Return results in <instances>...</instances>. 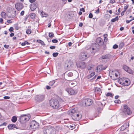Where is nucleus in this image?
Wrapping results in <instances>:
<instances>
[{"label": "nucleus", "mask_w": 134, "mask_h": 134, "mask_svg": "<svg viewBox=\"0 0 134 134\" xmlns=\"http://www.w3.org/2000/svg\"><path fill=\"white\" fill-rule=\"evenodd\" d=\"M108 54H106L104 55H103L100 58V60H102L103 59H105L106 60L108 59Z\"/></svg>", "instance_id": "obj_22"}, {"label": "nucleus", "mask_w": 134, "mask_h": 134, "mask_svg": "<svg viewBox=\"0 0 134 134\" xmlns=\"http://www.w3.org/2000/svg\"><path fill=\"white\" fill-rule=\"evenodd\" d=\"M90 50L92 53H94L97 51H95V49L92 46H91L90 48Z\"/></svg>", "instance_id": "obj_23"}, {"label": "nucleus", "mask_w": 134, "mask_h": 134, "mask_svg": "<svg viewBox=\"0 0 134 134\" xmlns=\"http://www.w3.org/2000/svg\"><path fill=\"white\" fill-rule=\"evenodd\" d=\"M36 0H30L29 1L31 3H32L34 2Z\"/></svg>", "instance_id": "obj_60"}, {"label": "nucleus", "mask_w": 134, "mask_h": 134, "mask_svg": "<svg viewBox=\"0 0 134 134\" xmlns=\"http://www.w3.org/2000/svg\"><path fill=\"white\" fill-rule=\"evenodd\" d=\"M98 105L100 106V105H101L102 106V107H100L98 109V110L99 112L100 113V111H101L102 110V109H103V104L102 103L100 102H99L98 103Z\"/></svg>", "instance_id": "obj_21"}, {"label": "nucleus", "mask_w": 134, "mask_h": 134, "mask_svg": "<svg viewBox=\"0 0 134 134\" xmlns=\"http://www.w3.org/2000/svg\"><path fill=\"white\" fill-rule=\"evenodd\" d=\"M17 118L15 116H13L12 119V121L13 122H15L17 120Z\"/></svg>", "instance_id": "obj_25"}, {"label": "nucleus", "mask_w": 134, "mask_h": 134, "mask_svg": "<svg viewBox=\"0 0 134 134\" xmlns=\"http://www.w3.org/2000/svg\"><path fill=\"white\" fill-rule=\"evenodd\" d=\"M13 27H11L9 29V30L11 32H13Z\"/></svg>", "instance_id": "obj_46"}, {"label": "nucleus", "mask_w": 134, "mask_h": 134, "mask_svg": "<svg viewBox=\"0 0 134 134\" xmlns=\"http://www.w3.org/2000/svg\"><path fill=\"white\" fill-rule=\"evenodd\" d=\"M6 124H7L5 122H4L3 123H2V124H1L0 125V126H3V125L5 126V125H6Z\"/></svg>", "instance_id": "obj_56"}, {"label": "nucleus", "mask_w": 134, "mask_h": 134, "mask_svg": "<svg viewBox=\"0 0 134 134\" xmlns=\"http://www.w3.org/2000/svg\"><path fill=\"white\" fill-rule=\"evenodd\" d=\"M49 120H48L47 119H46L45 120H44L42 122V124L43 125H45L47 123H49V122L48 121Z\"/></svg>", "instance_id": "obj_32"}, {"label": "nucleus", "mask_w": 134, "mask_h": 134, "mask_svg": "<svg viewBox=\"0 0 134 134\" xmlns=\"http://www.w3.org/2000/svg\"><path fill=\"white\" fill-rule=\"evenodd\" d=\"M82 25H83V24L82 23H80L79 25V26L81 27L82 26Z\"/></svg>", "instance_id": "obj_61"}, {"label": "nucleus", "mask_w": 134, "mask_h": 134, "mask_svg": "<svg viewBox=\"0 0 134 134\" xmlns=\"http://www.w3.org/2000/svg\"><path fill=\"white\" fill-rule=\"evenodd\" d=\"M96 42L98 44L99 46H101L103 44L104 42L101 38L100 37H98L97 38L96 40Z\"/></svg>", "instance_id": "obj_16"}, {"label": "nucleus", "mask_w": 134, "mask_h": 134, "mask_svg": "<svg viewBox=\"0 0 134 134\" xmlns=\"http://www.w3.org/2000/svg\"><path fill=\"white\" fill-rule=\"evenodd\" d=\"M107 36L108 35L107 34H104L103 35V36L104 37V40L105 42H107L108 40V39L107 38Z\"/></svg>", "instance_id": "obj_27"}, {"label": "nucleus", "mask_w": 134, "mask_h": 134, "mask_svg": "<svg viewBox=\"0 0 134 134\" xmlns=\"http://www.w3.org/2000/svg\"><path fill=\"white\" fill-rule=\"evenodd\" d=\"M15 8L18 10L19 11L23 8L24 5L23 4L18 3L15 4Z\"/></svg>", "instance_id": "obj_12"}, {"label": "nucleus", "mask_w": 134, "mask_h": 134, "mask_svg": "<svg viewBox=\"0 0 134 134\" xmlns=\"http://www.w3.org/2000/svg\"><path fill=\"white\" fill-rule=\"evenodd\" d=\"M55 81L54 80H53L52 81H50L49 82V85L50 86H52L55 83Z\"/></svg>", "instance_id": "obj_35"}, {"label": "nucleus", "mask_w": 134, "mask_h": 134, "mask_svg": "<svg viewBox=\"0 0 134 134\" xmlns=\"http://www.w3.org/2000/svg\"><path fill=\"white\" fill-rule=\"evenodd\" d=\"M89 56L87 55V53L85 51L80 53L79 56V59L82 60H84L88 58Z\"/></svg>", "instance_id": "obj_10"}, {"label": "nucleus", "mask_w": 134, "mask_h": 134, "mask_svg": "<svg viewBox=\"0 0 134 134\" xmlns=\"http://www.w3.org/2000/svg\"><path fill=\"white\" fill-rule=\"evenodd\" d=\"M118 82L120 84L125 86H128L130 83L129 80L126 78H121L119 79Z\"/></svg>", "instance_id": "obj_5"}, {"label": "nucleus", "mask_w": 134, "mask_h": 134, "mask_svg": "<svg viewBox=\"0 0 134 134\" xmlns=\"http://www.w3.org/2000/svg\"><path fill=\"white\" fill-rule=\"evenodd\" d=\"M1 15L2 18H5L6 16V14L4 12H2L1 13Z\"/></svg>", "instance_id": "obj_26"}, {"label": "nucleus", "mask_w": 134, "mask_h": 134, "mask_svg": "<svg viewBox=\"0 0 134 134\" xmlns=\"http://www.w3.org/2000/svg\"><path fill=\"white\" fill-rule=\"evenodd\" d=\"M122 112L125 114L128 115H131L132 113V111L131 110L130 108L126 105H124L123 106V108L122 109Z\"/></svg>", "instance_id": "obj_9"}, {"label": "nucleus", "mask_w": 134, "mask_h": 134, "mask_svg": "<svg viewBox=\"0 0 134 134\" xmlns=\"http://www.w3.org/2000/svg\"><path fill=\"white\" fill-rule=\"evenodd\" d=\"M73 73L71 72H69L68 73V76L71 77L73 76Z\"/></svg>", "instance_id": "obj_41"}, {"label": "nucleus", "mask_w": 134, "mask_h": 134, "mask_svg": "<svg viewBox=\"0 0 134 134\" xmlns=\"http://www.w3.org/2000/svg\"><path fill=\"white\" fill-rule=\"evenodd\" d=\"M124 43L123 42L121 43L119 45V47L120 48H122L124 45Z\"/></svg>", "instance_id": "obj_36"}, {"label": "nucleus", "mask_w": 134, "mask_h": 134, "mask_svg": "<svg viewBox=\"0 0 134 134\" xmlns=\"http://www.w3.org/2000/svg\"><path fill=\"white\" fill-rule=\"evenodd\" d=\"M115 2V0H111L110 1V2L111 3H113Z\"/></svg>", "instance_id": "obj_50"}, {"label": "nucleus", "mask_w": 134, "mask_h": 134, "mask_svg": "<svg viewBox=\"0 0 134 134\" xmlns=\"http://www.w3.org/2000/svg\"><path fill=\"white\" fill-rule=\"evenodd\" d=\"M31 32V31L30 29H27L26 31V33L27 34H30Z\"/></svg>", "instance_id": "obj_38"}, {"label": "nucleus", "mask_w": 134, "mask_h": 134, "mask_svg": "<svg viewBox=\"0 0 134 134\" xmlns=\"http://www.w3.org/2000/svg\"><path fill=\"white\" fill-rule=\"evenodd\" d=\"M30 118V116L29 115H23L20 117L19 121L21 123H24L29 120Z\"/></svg>", "instance_id": "obj_7"}, {"label": "nucleus", "mask_w": 134, "mask_h": 134, "mask_svg": "<svg viewBox=\"0 0 134 134\" xmlns=\"http://www.w3.org/2000/svg\"><path fill=\"white\" fill-rule=\"evenodd\" d=\"M92 103V100L90 99H86L82 101V105L84 106H89Z\"/></svg>", "instance_id": "obj_11"}, {"label": "nucleus", "mask_w": 134, "mask_h": 134, "mask_svg": "<svg viewBox=\"0 0 134 134\" xmlns=\"http://www.w3.org/2000/svg\"><path fill=\"white\" fill-rule=\"evenodd\" d=\"M93 15L91 13H90L89 14V17L90 18H92Z\"/></svg>", "instance_id": "obj_48"}, {"label": "nucleus", "mask_w": 134, "mask_h": 134, "mask_svg": "<svg viewBox=\"0 0 134 134\" xmlns=\"http://www.w3.org/2000/svg\"><path fill=\"white\" fill-rule=\"evenodd\" d=\"M30 126L33 131H35L38 129L39 126L38 123L35 120L31 121L30 123Z\"/></svg>", "instance_id": "obj_6"}, {"label": "nucleus", "mask_w": 134, "mask_h": 134, "mask_svg": "<svg viewBox=\"0 0 134 134\" xmlns=\"http://www.w3.org/2000/svg\"><path fill=\"white\" fill-rule=\"evenodd\" d=\"M54 34L53 33L50 32L49 33V36L50 37H54Z\"/></svg>", "instance_id": "obj_30"}, {"label": "nucleus", "mask_w": 134, "mask_h": 134, "mask_svg": "<svg viewBox=\"0 0 134 134\" xmlns=\"http://www.w3.org/2000/svg\"><path fill=\"white\" fill-rule=\"evenodd\" d=\"M8 127L9 129L11 130L13 129L14 128H15L16 129H18V128L16 127V126L15 125L12 124H10L8 126Z\"/></svg>", "instance_id": "obj_20"}, {"label": "nucleus", "mask_w": 134, "mask_h": 134, "mask_svg": "<svg viewBox=\"0 0 134 134\" xmlns=\"http://www.w3.org/2000/svg\"><path fill=\"white\" fill-rule=\"evenodd\" d=\"M118 46L116 44H115L113 46V48L114 49H116L118 48Z\"/></svg>", "instance_id": "obj_42"}, {"label": "nucleus", "mask_w": 134, "mask_h": 134, "mask_svg": "<svg viewBox=\"0 0 134 134\" xmlns=\"http://www.w3.org/2000/svg\"><path fill=\"white\" fill-rule=\"evenodd\" d=\"M35 16V14L34 13H31L30 15V17L31 18L33 19L34 18Z\"/></svg>", "instance_id": "obj_31"}, {"label": "nucleus", "mask_w": 134, "mask_h": 134, "mask_svg": "<svg viewBox=\"0 0 134 134\" xmlns=\"http://www.w3.org/2000/svg\"><path fill=\"white\" fill-rule=\"evenodd\" d=\"M92 46L95 49V51H97L99 48V46L98 44L96 43L93 44Z\"/></svg>", "instance_id": "obj_19"}, {"label": "nucleus", "mask_w": 134, "mask_h": 134, "mask_svg": "<svg viewBox=\"0 0 134 134\" xmlns=\"http://www.w3.org/2000/svg\"><path fill=\"white\" fill-rule=\"evenodd\" d=\"M3 98L5 99H9L10 98V97L8 96H4L3 97Z\"/></svg>", "instance_id": "obj_47"}, {"label": "nucleus", "mask_w": 134, "mask_h": 134, "mask_svg": "<svg viewBox=\"0 0 134 134\" xmlns=\"http://www.w3.org/2000/svg\"><path fill=\"white\" fill-rule=\"evenodd\" d=\"M58 54V53L57 52L53 53V56L54 57L57 56Z\"/></svg>", "instance_id": "obj_39"}, {"label": "nucleus", "mask_w": 134, "mask_h": 134, "mask_svg": "<svg viewBox=\"0 0 134 134\" xmlns=\"http://www.w3.org/2000/svg\"><path fill=\"white\" fill-rule=\"evenodd\" d=\"M99 12V8H98L97 10L96 11V13H98Z\"/></svg>", "instance_id": "obj_64"}, {"label": "nucleus", "mask_w": 134, "mask_h": 134, "mask_svg": "<svg viewBox=\"0 0 134 134\" xmlns=\"http://www.w3.org/2000/svg\"><path fill=\"white\" fill-rule=\"evenodd\" d=\"M129 123L128 122H125L121 127L120 130L123 131L129 127Z\"/></svg>", "instance_id": "obj_17"}, {"label": "nucleus", "mask_w": 134, "mask_h": 134, "mask_svg": "<svg viewBox=\"0 0 134 134\" xmlns=\"http://www.w3.org/2000/svg\"><path fill=\"white\" fill-rule=\"evenodd\" d=\"M14 27L15 29L16 30H18L19 29V27L17 24H15L14 25Z\"/></svg>", "instance_id": "obj_45"}, {"label": "nucleus", "mask_w": 134, "mask_h": 134, "mask_svg": "<svg viewBox=\"0 0 134 134\" xmlns=\"http://www.w3.org/2000/svg\"><path fill=\"white\" fill-rule=\"evenodd\" d=\"M45 98V95L43 94H40L36 95L34 97V100L37 102L40 103L43 101Z\"/></svg>", "instance_id": "obj_4"}, {"label": "nucleus", "mask_w": 134, "mask_h": 134, "mask_svg": "<svg viewBox=\"0 0 134 134\" xmlns=\"http://www.w3.org/2000/svg\"><path fill=\"white\" fill-rule=\"evenodd\" d=\"M36 7L35 6L33 8L32 7H31V10H34L36 9Z\"/></svg>", "instance_id": "obj_58"}, {"label": "nucleus", "mask_w": 134, "mask_h": 134, "mask_svg": "<svg viewBox=\"0 0 134 134\" xmlns=\"http://www.w3.org/2000/svg\"><path fill=\"white\" fill-rule=\"evenodd\" d=\"M105 18L107 19H108L109 18V14H106L104 15Z\"/></svg>", "instance_id": "obj_43"}, {"label": "nucleus", "mask_w": 134, "mask_h": 134, "mask_svg": "<svg viewBox=\"0 0 134 134\" xmlns=\"http://www.w3.org/2000/svg\"><path fill=\"white\" fill-rule=\"evenodd\" d=\"M66 91L69 94L72 95L75 94L77 93L76 90L71 88H67Z\"/></svg>", "instance_id": "obj_13"}, {"label": "nucleus", "mask_w": 134, "mask_h": 134, "mask_svg": "<svg viewBox=\"0 0 134 134\" xmlns=\"http://www.w3.org/2000/svg\"><path fill=\"white\" fill-rule=\"evenodd\" d=\"M14 35V34L13 33H12L10 35V37H13Z\"/></svg>", "instance_id": "obj_62"}, {"label": "nucleus", "mask_w": 134, "mask_h": 134, "mask_svg": "<svg viewBox=\"0 0 134 134\" xmlns=\"http://www.w3.org/2000/svg\"><path fill=\"white\" fill-rule=\"evenodd\" d=\"M113 95H114L112 94L111 93H109V96L112 97Z\"/></svg>", "instance_id": "obj_63"}, {"label": "nucleus", "mask_w": 134, "mask_h": 134, "mask_svg": "<svg viewBox=\"0 0 134 134\" xmlns=\"http://www.w3.org/2000/svg\"><path fill=\"white\" fill-rule=\"evenodd\" d=\"M9 45H6L5 44L4 46V47L7 48V49H8L9 48Z\"/></svg>", "instance_id": "obj_52"}, {"label": "nucleus", "mask_w": 134, "mask_h": 134, "mask_svg": "<svg viewBox=\"0 0 134 134\" xmlns=\"http://www.w3.org/2000/svg\"><path fill=\"white\" fill-rule=\"evenodd\" d=\"M80 10L81 11H82L83 12H85V10L83 8H81L80 9Z\"/></svg>", "instance_id": "obj_59"}, {"label": "nucleus", "mask_w": 134, "mask_h": 134, "mask_svg": "<svg viewBox=\"0 0 134 134\" xmlns=\"http://www.w3.org/2000/svg\"><path fill=\"white\" fill-rule=\"evenodd\" d=\"M52 42L54 43H56L58 42V41L56 39H53L52 41Z\"/></svg>", "instance_id": "obj_44"}, {"label": "nucleus", "mask_w": 134, "mask_h": 134, "mask_svg": "<svg viewBox=\"0 0 134 134\" xmlns=\"http://www.w3.org/2000/svg\"><path fill=\"white\" fill-rule=\"evenodd\" d=\"M55 46H52L50 47V48L51 49H55Z\"/></svg>", "instance_id": "obj_53"}, {"label": "nucleus", "mask_w": 134, "mask_h": 134, "mask_svg": "<svg viewBox=\"0 0 134 134\" xmlns=\"http://www.w3.org/2000/svg\"><path fill=\"white\" fill-rule=\"evenodd\" d=\"M46 88L47 90H49L51 89V87L48 86H47Z\"/></svg>", "instance_id": "obj_57"}, {"label": "nucleus", "mask_w": 134, "mask_h": 134, "mask_svg": "<svg viewBox=\"0 0 134 134\" xmlns=\"http://www.w3.org/2000/svg\"><path fill=\"white\" fill-rule=\"evenodd\" d=\"M95 74V73L94 72H93L91 73L88 76V78H90L92 77V76H93Z\"/></svg>", "instance_id": "obj_33"}, {"label": "nucleus", "mask_w": 134, "mask_h": 134, "mask_svg": "<svg viewBox=\"0 0 134 134\" xmlns=\"http://www.w3.org/2000/svg\"><path fill=\"white\" fill-rule=\"evenodd\" d=\"M74 126L75 125H70V128H71V129H74V127H74Z\"/></svg>", "instance_id": "obj_49"}, {"label": "nucleus", "mask_w": 134, "mask_h": 134, "mask_svg": "<svg viewBox=\"0 0 134 134\" xmlns=\"http://www.w3.org/2000/svg\"><path fill=\"white\" fill-rule=\"evenodd\" d=\"M129 5H127L124 6V11L126 12V10L129 7Z\"/></svg>", "instance_id": "obj_34"}, {"label": "nucleus", "mask_w": 134, "mask_h": 134, "mask_svg": "<svg viewBox=\"0 0 134 134\" xmlns=\"http://www.w3.org/2000/svg\"><path fill=\"white\" fill-rule=\"evenodd\" d=\"M76 65L78 67L84 69L86 67L85 63L84 62H78L76 63Z\"/></svg>", "instance_id": "obj_14"}, {"label": "nucleus", "mask_w": 134, "mask_h": 134, "mask_svg": "<svg viewBox=\"0 0 134 134\" xmlns=\"http://www.w3.org/2000/svg\"><path fill=\"white\" fill-rule=\"evenodd\" d=\"M7 22L9 23H12V21L10 20H8L7 21Z\"/></svg>", "instance_id": "obj_54"}, {"label": "nucleus", "mask_w": 134, "mask_h": 134, "mask_svg": "<svg viewBox=\"0 0 134 134\" xmlns=\"http://www.w3.org/2000/svg\"><path fill=\"white\" fill-rule=\"evenodd\" d=\"M55 128L52 126L44 128L43 130L44 134H55Z\"/></svg>", "instance_id": "obj_3"}, {"label": "nucleus", "mask_w": 134, "mask_h": 134, "mask_svg": "<svg viewBox=\"0 0 134 134\" xmlns=\"http://www.w3.org/2000/svg\"><path fill=\"white\" fill-rule=\"evenodd\" d=\"M50 106L54 108H57L59 106L58 101L56 99H52L50 100Z\"/></svg>", "instance_id": "obj_8"}, {"label": "nucleus", "mask_w": 134, "mask_h": 134, "mask_svg": "<svg viewBox=\"0 0 134 134\" xmlns=\"http://www.w3.org/2000/svg\"><path fill=\"white\" fill-rule=\"evenodd\" d=\"M95 91L96 92H99L100 91V89L98 87L94 88Z\"/></svg>", "instance_id": "obj_28"}, {"label": "nucleus", "mask_w": 134, "mask_h": 134, "mask_svg": "<svg viewBox=\"0 0 134 134\" xmlns=\"http://www.w3.org/2000/svg\"><path fill=\"white\" fill-rule=\"evenodd\" d=\"M125 12V11H124V10H123V11L121 12V15L122 16H123L124 15Z\"/></svg>", "instance_id": "obj_55"}, {"label": "nucleus", "mask_w": 134, "mask_h": 134, "mask_svg": "<svg viewBox=\"0 0 134 134\" xmlns=\"http://www.w3.org/2000/svg\"><path fill=\"white\" fill-rule=\"evenodd\" d=\"M109 76L112 79L115 80L119 77V73L116 70H110L109 71Z\"/></svg>", "instance_id": "obj_2"}, {"label": "nucleus", "mask_w": 134, "mask_h": 134, "mask_svg": "<svg viewBox=\"0 0 134 134\" xmlns=\"http://www.w3.org/2000/svg\"><path fill=\"white\" fill-rule=\"evenodd\" d=\"M118 16H117L115 18L111 19V21L112 22H114L117 21H118Z\"/></svg>", "instance_id": "obj_24"}, {"label": "nucleus", "mask_w": 134, "mask_h": 134, "mask_svg": "<svg viewBox=\"0 0 134 134\" xmlns=\"http://www.w3.org/2000/svg\"><path fill=\"white\" fill-rule=\"evenodd\" d=\"M37 42L38 43H40L42 45H45L44 42L40 40H37Z\"/></svg>", "instance_id": "obj_29"}, {"label": "nucleus", "mask_w": 134, "mask_h": 134, "mask_svg": "<svg viewBox=\"0 0 134 134\" xmlns=\"http://www.w3.org/2000/svg\"><path fill=\"white\" fill-rule=\"evenodd\" d=\"M123 69L126 71L130 74H132L133 71L128 66L126 65H124L123 66Z\"/></svg>", "instance_id": "obj_15"}, {"label": "nucleus", "mask_w": 134, "mask_h": 134, "mask_svg": "<svg viewBox=\"0 0 134 134\" xmlns=\"http://www.w3.org/2000/svg\"><path fill=\"white\" fill-rule=\"evenodd\" d=\"M25 13V12L24 11H22L20 13V15L21 16H23Z\"/></svg>", "instance_id": "obj_51"}, {"label": "nucleus", "mask_w": 134, "mask_h": 134, "mask_svg": "<svg viewBox=\"0 0 134 134\" xmlns=\"http://www.w3.org/2000/svg\"><path fill=\"white\" fill-rule=\"evenodd\" d=\"M134 20V17L132 19H131L130 20H126V23L127 24L129 23H130V22L131 21H132V20Z\"/></svg>", "instance_id": "obj_40"}, {"label": "nucleus", "mask_w": 134, "mask_h": 134, "mask_svg": "<svg viewBox=\"0 0 134 134\" xmlns=\"http://www.w3.org/2000/svg\"><path fill=\"white\" fill-rule=\"evenodd\" d=\"M69 115H72V119L74 120L77 121L80 120L81 115H80L77 112L75 109H70L68 111Z\"/></svg>", "instance_id": "obj_1"}, {"label": "nucleus", "mask_w": 134, "mask_h": 134, "mask_svg": "<svg viewBox=\"0 0 134 134\" xmlns=\"http://www.w3.org/2000/svg\"><path fill=\"white\" fill-rule=\"evenodd\" d=\"M103 70V68L102 67V65H99L96 68V71L97 72H99L101 70Z\"/></svg>", "instance_id": "obj_18"}, {"label": "nucleus", "mask_w": 134, "mask_h": 134, "mask_svg": "<svg viewBox=\"0 0 134 134\" xmlns=\"http://www.w3.org/2000/svg\"><path fill=\"white\" fill-rule=\"evenodd\" d=\"M114 102L116 103H117L118 104H119L121 103L120 101L118 99H116L115 100Z\"/></svg>", "instance_id": "obj_37"}]
</instances>
